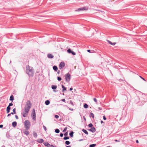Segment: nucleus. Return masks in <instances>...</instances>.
I'll list each match as a JSON object with an SVG mask.
<instances>
[{
    "instance_id": "1",
    "label": "nucleus",
    "mask_w": 147,
    "mask_h": 147,
    "mask_svg": "<svg viewBox=\"0 0 147 147\" xmlns=\"http://www.w3.org/2000/svg\"><path fill=\"white\" fill-rule=\"evenodd\" d=\"M31 107L32 104L30 101V100H27L24 107V112L21 113V114L23 117H26L27 116L28 114Z\"/></svg>"
},
{
    "instance_id": "2",
    "label": "nucleus",
    "mask_w": 147,
    "mask_h": 147,
    "mask_svg": "<svg viewBox=\"0 0 147 147\" xmlns=\"http://www.w3.org/2000/svg\"><path fill=\"white\" fill-rule=\"evenodd\" d=\"M26 73L29 77H33L34 74L33 67H30L28 65H27L26 67Z\"/></svg>"
},
{
    "instance_id": "3",
    "label": "nucleus",
    "mask_w": 147,
    "mask_h": 147,
    "mask_svg": "<svg viewBox=\"0 0 147 147\" xmlns=\"http://www.w3.org/2000/svg\"><path fill=\"white\" fill-rule=\"evenodd\" d=\"M24 125L26 130H28L30 129L31 125L30 122L28 120H26L24 122Z\"/></svg>"
},
{
    "instance_id": "4",
    "label": "nucleus",
    "mask_w": 147,
    "mask_h": 147,
    "mask_svg": "<svg viewBox=\"0 0 147 147\" xmlns=\"http://www.w3.org/2000/svg\"><path fill=\"white\" fill-rule=\"evenodd\" d=\"M65 80L66 82H69L71 79V76L70 74L68 73L65 75Z\"/></svg>"
},
{
    "instance_id": "5",
    "label": "nucleus",
    "mask_w": 147,
    "mask_h": 147,
    "mask_svg": "<svg viewBox=\"0 0 147 147\" xmlns=\"http://www.w3.org/2000/svg\"><path fill=\"white\" fill-rule=\"evenodd\" d=\"M65 63L64 62H61L59 64V68L60 69H61L63 67L65 66Z\"/></svg>"
},
{
    "instance_id": "6",
    "label": "nucleus",
    "mask_w": 147,
    "mask_h": 147,
    "mask_svg": "<svg viewBox=\"0 0 147 147\" xmlns=\"http://www.w3.org/2000/svg\"><path fill=\"white\" fill-rule=\"evenodd\" d=\"M89 130L93 133H94L96 131V129L94 127H91L90 129H89Z\"/></svg>"
},
{
    "instance_id": "7",
    "label": "nucleus",
    "mask_w": 147,
    "mask_h": 147,
    "mask_svg": "<svg viewBox=\"0 0 147 147\" xmlns=\"http://www.w3.org/2000/svg\"><path fill=\"white\" fill-rule=\"evenodd\" d=\"M62 88V92H64L66 90V88L65 87L63 84L61 85Z\"/></svg>"
},
{
    "instance_id": "8",
    "label": "nucleus",
    "mask_w": 147,
    "mask_h": 147,
    "mask_svg": "<svg viewBox=\"0 0 147 147\" xmlns=\"http://www.w3.org/2000/svg\"><path fill=\"white\" fill-rule=\"evenodd\" d=\"M43 144L45 146L47 147H49L51 146V144L47 142H45L43 143Z\"/></svg>"
},
{
    "instance_id": "9",
    "label": "nucleus",
    "mask_w": 147,
    "mask_h": 147,
    "mask_svg": "<svg viewBox=\"0 0 147 147\" xmlns=\"http://www.w3.org/2000/svg\"><path fill=\"white\" fill-rule=\"evenodd\" d=\"M47 57L49 58L52 59L53 58L54 56L51 54H49L47 55Z\"/></svg>"
},
{
    "instance_id": "10",
    "label": "nucleus",
    "mask_w": 147,
    "mask_h": 147,
    "mask_svg": "<svg viewBox=\"0 0 147 147\" xmlns=\"http://www.w3.org/2000/svg\"><path fill=\"white\" fill-rule=\"evenodd\" d=\"M37 141L39 143H41L43 142L44 140L43 139H39L37 140Z\"/></svg>"
},
{
    "instance_id": "11",
    "label": "nucleus",
    "mask_w": 147,
    "mask_h": 147,
    "mask_svg": "<svg viewBox=\"0 0 147 147\" xmlns=\"http://www.w3.org/2000/svg\"><path fill=\"white\" fill-rule=\"evenodd\" d=\"M11 109V108L10 107H9V106H8L7 108L6 109V111H7V113H9L10 112V110Z\"/></svg>"
},
{
    "instance_id": "12",
    "label": "nucleus",
    "mask_w": 147,
    "mask_h": 147,
    "mask_svg": "<svg viewBox=\"0 0 147 147\" xmlns=\"http://www.w3.org/2000/svg\"><path fill=\"white\" fill-rule=\"evenodd\" d=\"M17 125V123L16 121H13L12 123V125L13 127H15Z\"/></svg>"
},
{
    "instance_id": "13",
    "label": "nucleus",
    "mask_w": 147,
    "mask_h": 147,
    "mask_svg": "<svg viewBox=\"0 0 147 147\" xmlns=\"http://www.w3.org/2000/svg\"><path fill=\"white\" fill-rule=\"evenodd\" d=\"M14 99V96L13 95H11L10 97L9 100L12 101Z\"/></svg>"
},
{
    "instance_id": "14",
    "label": "nucleus",
    "mask_w": 147,
    "mask_h": 147,
    "mask_svg": "<svg viewBox=\"0 0 147 147\" xmlns=\"http://www.w3.org/2000/svg\"><path fill=\"white\" fill-rule=\"evenodd\" d=\"M24 134H25L26 136H28V135L29 134V132L27 130H26L24 132Z\"/></svg>"
},
{
    "instance_id": "15",
    "label": "nucleus",
    "mask_w": 147,
    "mask_h": 147,
    "mask_svg": "<svg viewBox=\"0 0 147 147\" xmlns=\"http://www.w3.org/2000/svg\"><path fill=\"white\" fill-rule=\"evenodd\" d=\"M82 131L86 134H88V132L86 130L84 129H82Z\"/></svg>"
},
{
    "instance_id": "16",
    "label": "nucleus",
    "mask_w": 147,
    "mask_h": 147,
    "mask_svg": "<svg viewBox=\"0 0 147 147\" xmlns=\"http://www.w3.org/2000/svg\"><path fill=\"white\" fill-rule=\"evenodd\" d=\"M6 137L7 138L10 139V134H9V133L7 132L6 133Z\"/></svg>"
},
{
    "instance_id": "17",
    "label": "nucleus",
    "mask_w": 147,
    "mask_h": 147,
    "mask_svg": "<svg viewBox=\"0 0 147 147\" xmlns=\"http://www.w3.org/2000/svg\"><path fill=\"white\" fill-rule=\"evenodd\" d=\"M74 132L71 131L69 133V135L70 137L71 138L73 136Z\"/></svg>"
},
{
    "instance_id": "18",
    "label": "nucleus",
    "mask_w": 147,
    "mask_h": 147,
    "mask_svg": "<svg viewBox=\"0 0 147 147\" xmlns=\"http://www.w3.org/2000/svg\"><path fill=\"white\" fill-rule=\"evenodd\" d=\"M50 103V101L49 100H47L45 102V104L46 105H48Z\"/></svg>"
},
{
    "instance_id": "19",
    "label": "nucleus",
    "mask_w": 147,
    "mask_h": 147,
    "mask_svg": "<svg viewBox=\"0 0 147 147\" xmlns=\"http://www.w3.org/2000/svg\"><path fill=\"white\" fill-rule=\"evenodd\" d=\"M36 115V113L35 112V109H34L32 111L31 113V116Z\"/></svg>"
},
{
    "instance_id": "20",
    "label": "nucleus",
    "mask_w": 147,
    "mask_h": 147,
    "mask_svg": "<svg viewBox=\"0 0 147 147\" xmlns=\"http://www.w3.org/2000/svg\"><path fill=\"white\" fill-rule=\"evenodd\" d=\"M33 136L35 138H36L37 137V134L36 132H35L34 131L33 132Z\"/></svg>"
},
{
    "instance_id": "21",
    "label": "nucleus",
    "mask_w": 147,
    "mask_h": 147,
    "mask_svg": "<svg viewBox=\"0 0 147 147\" xmlns=\"http://www.w3.org/2000/svg\"><path fill=\"white\" fill-rule=\"evenodd\" d=\"M57 88V86L56 85H53L51 86V88L52 89L55 90Z\"/></svg>"
},
{
    "instance_id": "22",
    "label": "nucleus",
    "mask_w": 147,
    "mask_h": 147,
    "mask_svg": "<svg viewBox=\"0 0 147 147\" xmlns=\"http://www.w3.org/2000/svg\"><path fill=\"white\" fill-rule=\"evenodd\" d=\"M53 69L55 71H57L58 70L57 67L55 65H54L53 67Z\"/></svg>"
},
{
    "instance_id": "23",
    "label": "nucleus",
    "mask_w": 147,
    "mask_h": 147,
    "mask_svg": "<svg viewBox=\"0 0 147 147\" xmlns=\"http://www.w3.org/2000/svg\"><path fill=\"white\" fill-rule=\"evenodd\" d=\"M108 41L109 44L113 45H114L116 44L115 43H112L111 41L109 40H108Z\"/></svg>"
},
{
    "instance_id": "24",
    "label": "nucleus",
    "mask_w": 147,
    "mask_h": 147,
    "mask_svg": "<svg viewBox=\"0 0 147 147\" xmlns=\"http://www.w3.org/2000/svg\"><path fill=\"white\" fill-rule=\"evenodd\" d=\"M90 117H92L93 119L94 118V115L93 113H90Z\"/></svg>"
},
{
    "instance_id": "25",
    "label": "nucleus",
    "mask_w": 147,
    "mask_h": 147,
    "mask_svg": "<svg viewBox=\"0 0 147 147\" xmlns=\"http://www.w3.org/2000/svg\"><path fill=\"white\" fill-rule=\"evenodd\" d=\"M84 107L86 109L88 107V105L87 104L85 103L84 105Z\"/></svg>"
},
{
    "instance_id": "26",
    "label": "nucleus",
    "mask_w": 147,
    "mask_h": 147,
    "mask_svg": "<svg viewBox=\"0 0 147 147\" xmlns=\"http://www.w3.org/2000/svg\"><path fill=\"white\" fill-rule=\"evenodd\" d=\"M70 143V142L69 141H66L65 142V144L67 145H69Z\"/></svg>"
},
{
    "instance_id": "27",
    "label": "nucleus",
    "mask_w": 147,
    "mask_h": 147,
    "mask_svg": "<svg viewBox=\"0 0 147 147\" xmlns=\"http://www.w3.org/2000/svg\"><path fill=\"white\" fill-rule=\"evenodd\" d=\"M32 118L33 120H34V121L36 120V115L32 116Z\"/></svg>"
},
{
    "instance_id": "28",
    "label": "nucleus",
    "mask_w": 147,
    "mask_h": 147,
    "mask_svg": "<svg viewBox=\"0 0 147 147\" xmlns=\"http://www.w3.org/2000/svg\"><path fill=\"white\" fill-rule=\"evenodd\" d=\"M55 132L57 133H59L60 132V130L59 129H55Z\"/></svg>"
},
{
    "instance_id": "29",
    "label": "nucleus",
    "mask_w": 147,
    "mask_h": 147,
    "mask_svg": "<svg viewBox=\"0 0 147 147\" xmlns=\"http://www.w3.org/2000/svg\"><path fill=\"white\" fill-rule=\"evenodd\" d=\"M67 52L68 53L70 54L71 53L72 51L70 49H69L67 50Z\"/></svg>"
},
{
    "instance_id": "30",
    "label": "nucleus",
    "mask_w": 147,
    "mask_h": 147,
    "mask_svg": "<svg viewBox=\"0 0 147 147\" xmlns=\"http://www.w3.org/2000/svg\"><path fill=\"white\" fill-rule=\"evenodd\" d=\"M96 144H90V145L89 147H94L96 146Z\"/></svg>"
},
{
    "instance_id": "31",
    "label": "nucleus",
    "mask_w": 147,
    "mask_h": 147,
    "mask_svg": "<svg viewBox=\"0 0 147 147\" xmlns=\"http://www.w3.org/2000/svg\"><path fill=\"white\" fill-rule=\"evenodd\" d=\"M69 137L68 136H65L63 138V139L65 140H68L69 139Z\"/></svg>"
},
{
    "instance_id": "32",
    "label": "nucleus",
    "mask_w": 147,
    "mask_h": 147,
    "mask_svg": "<svg viewBox=\"0 0 147 147\" xmlns=\"http://www.w3.org/2000/svg\"><path fill=\"white\" fill-rule=\"evenodd\" d=\"M57 79L58 81H60L61 80V78L60 77L58 76L57 77Z\"/></svg>"
},
{
    "instance_id": "33",
    "label": "nucleus",
    "mask_w": 147,
    "mask_h": 147,
    "mask_svg": "<svg viewBox=\"0 0 147 147\" xmlns=\"http://www.w3.org/2000/svg\"><path fill=\"white\" fill-rule=\"evenodd\" d=\"M16 109L15 108H14L13 110V113H14V114H16Z\"/></svg>"
},
{
    "instance_id": "34",
    "label": "nucleus",
    "mask_w": 147,
    "mask_h": 147,
    "mask_svg": "<svg viewBox=\"0 0 147 147\" xmlns=\"http://www.w3.org/2000/svg\"><path fill=\"white\" fill-rule=\"evenodd\" d=\"M88 126L90 127H93V125L92 123H90L89 124Z\"/></svg>"
},
{
    "instance_id": "35",
    "label": "nucleus",
    "mask_w": 147,
    "mask_h": 147,
    "mask_svg": "<svg viewBox=\"0 0 147 147\" xmlns=\"http://www.w3.org/2000/svg\"><path fill=\"white\" fill-rule=\"evenodd\" d=\"M67 127H65L64 129L63 130V132H64L65 131H66V130H67Z\"/></svg>"
},
{
    "instance_id": "36",
    "label": "nucleus",
    "mask_w": 147,
    "mask_h": 147,
    "mask_svg": "<svg viewBox=\"0 0 147 147\" xmlns=\"http://www.w3.org/2000/svg\"><path fill=\"white\" fill-rule=\"evenodd\" d=\"M43 129H44L45 131H47V128H46V127L44 125H43Z\"/></svg>"
},
{
    "instance_id": "37",
    "label": "nucleus",
    "mask_w": 147,
    "mask_h": 147,
    "mask_svg": "<svg viewBox=\"0 0 147 147\" xmlns=\"http://www.w3.org/2000/svg\"><path fill=\"white\" fill-rule=\"evenodd\" d=\"M139 77L140 78H141L143 80H144V81H146V80L144 78H143V77H142L141 76H139Z\"/></svg>"
},
{
    "instance_id": "38",
    "label": "nucleus",
    "mask_w": 147,
    "mask_h": 147,
    "mask_svg": "<svg viewBox=\"0 0 147 147\" xmlns=\"http://www.w3.org/2000/svg\"><path fill=\"white\" fill-rule=\"evenodd\" d=\"M65 136H67L68 135V132H66L64 134Z\"/></svg>"
},
{
    "instance_id": "39",
    "label": "nucleus",
    "mask_w": 147,
    "mask_h": 147,
    "mask_svg": "<svg viewBox=\"0 0 147 147\" xmlns=\"http://www.w3.org/2000/svg\"><path fill=\"white\" fill-rule=\"evenodd\" d=\"M71 53V54L73 55H76V53L73 51H72Z\"/></svg>"
},
{
    "instance_id": "40",
    "label": "nucleus",
    "mask_w": 147,
    "mask_h": 147,
    "mask_svg": "<svg viewBox=\"0 0 147 147\" xmlns=\"http://www.w3.org/2000/svg\"><path fill=\"white\" fill-rule=\"evenodd\" d=\"M55 117L56 119H58L59 118V116L58 115H55Z\"/></svg>"
},
{
    "instance_id": "41",
    "label": "nucleus",
    "mask_w": 147,
    "mask_h": 147,
    "mask_svg": "<svg viewBox=\"0 0 147 147\" xmlns=\"http://www.w3.org/2000/svg\"><path fill=\"white\" fill-rule=\"evenodd\" d=\"M94 101L96 103L97 102V100L96 98H93Z\"/></svg>"
},
{
    "instance_id": "42",
    "label": "nucleus",
    "mask_w": 147,
    "mask_h": 147,
    "mask_svg": "<svg viewBox=\"0 0 147 147\" xmlns=\"http://www.w3.org/2000/svg\"><path fill=\"white\" fill-rule=\"evenodd\" d=\"M63 134H63V133H61L60 134V136L61 137H62L63 136Z\"/></svg>"
},
{
    "instance_id": "43",
    "label": "nucleus",
    "mask_w": 147,
    "mask_h": 147,
    "mask_svg": "<svg viewBox=\"0 0 147 147\" xmlns=\"http://www.w3.org/2000/svg\"><path fill=\"white\" fill-rule=\"evenodd\" d=\"M13 105V104L12 103H10L9 104L8 106H9V107H10V106H12Z\"/></svg>"
},
{
    "instance_id": "44",
    "label": "nucleus",
    "mask_w": 147,
    "mask_h": 147,
    "mask_svg": "<svg viewBox=\"0 0 147 147\" xmlns=\"http://www.w3.org/2000/svg\"><path fill=\"white\" fill-rule=\"evenodd\" d=\"M103 119H104V120H106V117H105V115H104V116H103Z\"/></svg>"
},
{
    "instance_id": "45",
    "label": "nucleus",
    "mask_w": 147,
    "mask_h": 147,
    "mask_svg": "<svg viewBox=\"0 0 147 147\" xmlns=\"http://www.w3.org/2000/svg\"><path fill=\"white\" fill-rule=\"evenodd\" d=\"M50 147H57L56 146H53L52 145H51V146H50Z\"/></svg>"
},
{
    "instance_id": "46",
    "label": "nucleus",
    "mask_w": 147,
    "mask_h": 147,
    "mask_svg": "<svg viewBox=\"0 0 147 147\" xmlns=\"http://www.w3.org/2000/svg\"><path fill=\"white\" fill-rule=\"evenodd\" d=\"M61 101L63 102H65V99H63L61 100Z\"/></svg>"
},
{
    "instance_id": "47",
    "label": "nucleus",
    "mask_w": 147,
    "mask_h": 147,
    "mask_svg": "<svg viewBox=\"0 0 147 147\" xmlns=\"http://www.w3.org/2000/svg\"><path fill=\"white\" fill-rule=\"evenodd\" d=\"M15 117L17 119H18V116L16 115H15Z\"/></svg>"
},
{
    "instance_id": "48",
    "label": "nucleus",
    "mask_w": 147,
    "mask_h": 147,
    "mask_svg": "<svg viewBox=\"0 0 147 147\" xmlns=\"http://www.w3.org/2000/svg\"><path fill=\"white\" fill-rule=\"evenodd\" d=\"M3 125H0V128H2L3 127Z\"/></svg>"
},
{
    "instance_id": "49",
    "label": "nucleus",
    "mask_w": 147,
    "mask_h": 147,
    "mask_svg": "<svg viewBox=\"0 0 147 147\" xmlns=\"http://www.w3.org/2000/svg\"><path fill=\"white\" fill-rule=\"evenodd\" d=\"M53 91L55 92H58V90H54Z\"/></svg>"
},
{
    "instance_id": "50",
    "label": "nucleus",
    "mask_w": 147,
    "mask_h": 147,
    "mask_svg": "<svg viewBox=\"0 0 147 147\" xmlns=\"http://www.w3.org/2000/svg\"><path fill=\"white\" fill-rule=\"evenodd\" d=\"M79 10V9H78V10H76V11H81V10Z\"/></svg>"
},
{
    "instance_id": "51",
    "label": "nucleus",
    "mask_w": 147,
    "mask_h": 147,
    "mask_svg": "<svg viewBox=\"0 0 147 147\" xmlns=\"http://www.w3.org/2000/svg\"><path fill=\"white\" fill-rule=\"evenodd\" d=\"M100 122L101 124L103 123L104 124V122L102 121H101Z\"/></svg>"
},
{
    "instance_id": "52",
    "label": "nucleus",
    "mask_w": 147,
    "mask_h": 147,
    "mask_svg": "<svg viewBox=\"0 0 147 147\" xmlns=\"http://www.w3.org/2000/svg\"><path fill=\"white\" fill-rule=\"evenodd\" d=\"M70 104H71V105H73V103L72 101H70Z\"/></svg>"
},
{
    "instance_id": "53",
    "label": "nucleus",
    "mask_w": 147,
    "mask_h": 147,
    "mask_svg": "<svg viewBox=\"0 0 147 147\" xmlns=\"http://www.w3.org/2000/svg\"><path fill=\"white\" fill-rule=\"evenodd\" d=\"M72 90H73V88H70L69 90L71 91Z\"/></svg>"
},
{
    "instance_id": "54",
    "label": "nucleus",
    "mask_w": 147,
    "mask_h": 147,
    "mask_svg": "<svg viewBox=\"0 0 147 147\" xmlns=\"http://www.w3.org/2000/svg\"><path fill=\"white\" fill-rule=\"evenodd\" d=\"M136 143H139V141H138V140H136Z\"/></svg>"
},
{
    "instance_id": "55",
    "label": "nucleus",
    "mask_w": 147,
    "mask_h": 147,
    "mask_svg": "<svg viewBox=\"0 0 147 147\" xmlns=\"http://www.w3.org/2000/svg\"><path fill=\"white\" fill-rule=\"evenodd\" d=\"M87 51L89 53H90V50H87Z\"/></svg>"
},
{
    "instance_id": "56",
    "label": "nucleus",
    "mask_w": 147,
    "mask_h": 147,
    "mask_svg": "<svg viewBox=\"0 0 147 147\" xmlns=\"http://www.w3.org/2000/svg\"><path fill=\"white\" fill-rule=\"evenodd\" d=\"M115 141L116 142H119V140H115Z\"/></svg>"
},
{
    "instance_id": "57",
    "label": "nucleus",
    "mask_w": 147,
    "mask_h": 147,
    "mask_svg": "<svg viewBox=\"0 0 147 147\" xmlns=\"http://www.w3.org/2000/svg\"><path fill=\"white\" fill-rule=\"evenodd\" d=\"M60 71L59 70L58 71V72H57V74H59V73H60Z\"/></svg>"
},
{
    "instance_id": "58",
    "label": "nucleus",
    "mask_w": 147,
    "mask_h": 147,
    "mask_svg": "<svg viewBox=\"0 0 147 147\" xmlns=\"http://www.w3.org/2000/svg\"><path fill=\"white\" fill-rule=\"evenodd\" d=\"M83 118L84 119L85 121H86V118L84 116H83Z\"/></svg>"
},
{
    "instance_id": "59",
    "label": "nucleus",
    "mask_w": 147,
    "mask_h": 147,
    "mask_svg": "<svg viewBox=\"0 0 147 147\" xmlns=\"http://www.w3.org/2000/svg\"><path fill=\"white\" fill-rule=\"evenodd\" d=\"M10 115H10V113L8 114L7 115V117H8V116H9Z\"/></svg>"
},
{
    "instance_id": "60",
    "label": "nucleus",
    "mask_w": 147,
    "mask_h": 147,
    "mask_svg": "<svg viewBox=\"0 0 147 147\" xmlns=\"http://www.w3.org/2000/svg\"><path fill=\"white\" fill-rule=\"evenodd\" d=\"M83 139H81V140H79V141H83Z\"/></svg>"
},
{
    "instance_id": "61",
    "label": "nucleus",
    "mask_w": 147,
    "mask_h": 147,
    "mask_svg": "<svg viewBox=\"0 0 147 147\" xmlns=\"http://www.w3.org/2000/svg\"><path fill=\"white\" fill-rule=\"evenodd\" d=\"M10 114L11 115V114L13 115V114H14V113H13V112H11V113H10Z\"/></svg>"
},
{
    "instance_id": "62",
    "label": "nucleus",
    "mask_w": 147,
    "mask_h": 147,
    "mask_svg": "<svg viewBox=\"0 0 147 147\" xmlns=\"http://www.w3.org/2000/svg\"><path fill=\"white\" fill-rule=\"evenodd\" d=\"M98 109L100 110H101L102 108L101 107H98Z\"/></svg>"
},
{
    "instance_id": "63",
    "label": "nucleus",
    "mask_w": 147,
    "mask_h": 147,
    "mask_svg": "<svg viewBox=\"0 0 147 147\" xmlns=\"http://www.w3.org/2000/svg\"><path fill=\"white\" fill-rule=\"evenodd\" d=\"M66 147H71L70 146H66Z\"/></svg>"
},
{
    "instance_id": "64",
    "label": "nucleus",
    "mask_w": 147,
    "mask_h": 147,
    "mask_svg": "<svg viewBox=\"0 0 147 147\" xmlns=\"http://www.w3.org/2000/svg\"><path fill=\"white\" fill-rule=\"evenodd\" d=\"M70 109V110H71V111H72V110H73V109Z\"/></svg>"
}]
</instances>
